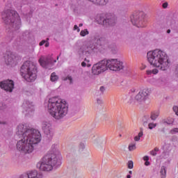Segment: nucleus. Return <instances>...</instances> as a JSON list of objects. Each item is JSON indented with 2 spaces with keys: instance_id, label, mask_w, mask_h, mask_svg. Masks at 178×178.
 Returning <instances> with one entry per match:
<instances>
[{
  "instance_id": "nucleus-1",
  "label": "nucleus",
  "mask_w": 178,
  "mask_h": 178,
  "mask_svg": "<svg viewBox=\"0 0 178 178\" xmlns=\"http://www.w3.org/2000/svg\"><path fill=\"white\" fill-rule=\"evenodd\" d=\"M17 134L22 138L17 143V149L23 154H31L35 145L41 141V134L37 129H27L24 124H19L17 129Z\"/></svg>"
},
{
  "instance_id": "nucleus-29",
  "label": "nucleus",
  "mask_w": 178,
  "mask_h": 178,
  "mask_svg": "<svg viewBox=\"0 0 178 178\" xmlns=\"http://www.w3.org/2000/svg\"><path fill=\"white\" fill-rule=\"evenodd\" d=\"M134 167V164L133 163V161H129L128 162V168L129 169H133Z\"/></svg>"
},
{
  "instance_id": "nucleus-37",
  "label": "nucleus",
  "mask_w": 178,
  "mask_h": 178,
  "mask_svg": "<svg viewBox=\"0 0 178 178\" xmlns=\"http://www.w3.org/2000/svg\"><path fill=\"white\" fill-rule=\"evenodd\" d=\"M143 161H149V157L148 156H145L143 157Z\"/></svg>"
},
{
  "instance_id": "nucleus-40",
  "label": "nucleus",
  "mask_w": 178,
  "mask_h": 178,
  "mask_svg": "<svg viewBox=\"0 0 178 178\" xmlns=\"http://www.w3.org/2000/svg\"><path fill=\"white\" fill-rule=\"evenodd\" d=\"M19 178H29V174L27 175H21Z\"/></svg>"
},
{
  "instance_id": "nucleus-27",
  "label": "nucleus",
  "mask_w": 178,
  "mask_h": 178,
  "mask_svg": "<svg viewBox=\"0 0 178 178\" xmlns=\"http://www.w3.org/2000/svg\"><path fill=\"white\" fill-rule=\"evenodd\" d=\"M159 151V148L155 147L153 150L150 152V154L152 155V156H156V152Z\"/></svg>"
},
{
  "instance_id": "nucleus-17",
  "label": "nucleus",
  "mask_w": 178,
  "mask_h": 178,
  "mask_svg": "<svg viewBox=\"0 0 178 178\" xmlns=\"http://www.w3.org/2000/svg\"><path fill=\"white\" fill-rule=\"evenodd\" d=\"M28 178H42L37 171H31L28 173Z\"/></svg>"
},
{
  "instance_id": "nucleus-41",
  "label": "nucleus",
  "mask_w": 178,
  "mask_h": 178,
  "mask_svg": "<svg viewBox=\"0 0 178 178\" xmlns=\"http://www.w3.org/2000/svg\"><path fill=\"white\" fill-rule=\"evenodd\" d=\"M100 91H101L102 92H104V91H105V88H104V86H101V87H100Z\"/></svg>"
},
{
  "instance_id": "nucleus-51",
  "label": "nucleus",
  "mask_w": 178,
  "mask_h": 178,
  "mask_svg": "<svg viewBox=\"0 0 178 178\" xmlns=\"http://www.w3.org/2000/svg\"><path fill=\"white\" fill-rule=\"evenodd\" d=\"M28 112H30V108H28Z\"/></svg>"
},
{
  "instance_id": "nucleus-38",
  "label": "nucleus",
  "mask_w": 178,
  "mask_h": 178,
  "mask_svg": "<svg viewBox=\"0 0 178 178\" xmlns=\"http://www.w3.org/2000/svg\"><path fill=\"white\" fill-rule=\"evenodd\" d=\"M147 67L146 65L142 64L140 67V70H144Z\"/></svg>"
},
{
  "instance_id": "nucleus-22",
  "label": "nucleus",
  "mask_w": 178,
  "mask_h": 178,
  "mask_svg": "<svg viewBox=\"0 0 178 178\" xmlns=\"http://www.w3.org/2000/svg\"><path fill=\"white\" fill-rule=\"evenodd\" d=\"M160 175L161 178L166 177V168L165 166H162L160 170Z\"/></svg>"
},
{
  "instance_id": "nucleus-16",
  "label": "nucleus",
  "mask_w": 178,
  "mask_h": 178,
  "mask_svg": "<svg viewBox=\"0 0 178 178\" xmlns=\"http://www.w3.org/2000/svg\"><path fill=\"white\" fill-rule=\"evenodd\" d=\"M90 2L95 3V5H99L101 6L108 3V0H88Z\"/></svg>"
},
{
  "instance_id": "nucleus-8",
  "label": "nucleus",
  "mask_w": 178,
  "mask_h": 178,
  "mask_svg": "<svg viewBox=\"0 0 178 178\" xmlns=\"http://www.w3.org/2000/svg\"><path fill=\"white\" fill-rule=\"evenodd\" d=\"M106 67L113 72H119L122 70L124 66H123V62L119 59H109L106 61Z\"/></svg>"
},
{
  "instance_id": "nucleus-42",
  "label": "nucleus",
  "mask_w": 178,
  "mask_h": 178,
  "mask_svg": "<svg viewBox=\"0 0 178 178\" xmlns=\"http://www.w3.org/2000/svg\"><path fill=\"white\" fill-rule=\"evenodd\" d=\"M97 102V104H102V100L101 99H98Z\"/></svg>"
},
{
  "instance_id": "nucleus-10",
  "label": "nucleus",
  "mask_w": 178,
  "mask_h": 178,
  "mask_svg": "<svg viewBox=\"0 0 178 178\" xmlns=\"http://www.w3.org/2000/svg\"><path fill=\"white\" fill-rule=\"evenodd\" d=\"M4 58L7 65H16L17 60L20 59V57L13 52L8 51L6 55L4 56Z\"/></svg>"
},
{
  "instance_id": "nucleus-2",
  "label": "nucleus",
  "mask_w": 178,
  "mask_h": 178,
  "mask_svg": "<svg viewBox=\"0 0 178 178\" xmlns=\"http://www.w3.org/2000/svg\"><path fill=\"white\" fill-rule=\"evenodd\" d=\"M67 103L59 97H51L49 99L48 112L52 118L59 120L67 115Z\"/></svg>"
},
{
  "instance_id": "nucleus-13",
  "label": "nucleus",
  "mask_w": 178,
  "mask_h": 178,
  "mask_svg": "<svg viewBox=\"0 0 178 178\" xmlns=\"http://www.w3.org/2000/svg\"><path fill=\"white\" fill-rule=\"evenodd\" d=\"M42 130L47 136H54V129H52V125L49 122H44L42 124Z\"/></svg>"
},
{
  "instance_id": "nucleus-14",
  "label": "nucleus",
  "mask_w": 178,
  "mask_h": 178,
  "mask_svg": "<svg viewBox=\"0 0 178 178\" xmlns=\"http://www.w3.org/2000/svg\"><path fill=\"white\" fill-rule=\"evenodd\" d=\"M49 62H51V60L48 58H44L43 56H42L40 59H39V63L40 65L42 67H44V69H47L48 67V65H49Z\"/></svg>"
},
{
  "instance_id": "nucleus-32",
  "label": "nucleus",
  "mask_w": 178,
  "mask_h": 178,
  "mask_svg": "<svg viewBox=\"0 0 178 178\" xmlns=\"http://www.w3.org/2000/svg\"><path fill=\"white\" fill-rule=\"evenodd\" d=\"M171 134H175V133H178V128H175L170 131Z\"/></svg>"
},
{
  "instance_id": "nucleus-12",
  "label": "nucleus",
  "mask_w": 178,
  "mask_h": 178,
  "mask_svg": "<svg viewBox=\"0 0 178 178\" xmlns=\"http://www.w3.org/2000/svg\"><path fill=\"white\" fill-rule=\"evenodd\" d=\"M0 87L5 91L12 92V91H13V88H15V83L12 80H6L0 83Z\"/></svg>"
},
{
  "instance_id": "nucleus-4",
  "label": "nucleus",
  "mask_w": 178,
  "mask_h": 178,
  "mask_svg": "<svg viewBox=\"0 0 178 178\" xmlns=\"http://www.w3.org/2000/svg\"><path fill=\"white\" fill-rule=\"evenodd\" d=\"M60 159H62V156L59 154H48L37 163V168L42 172H51L54 169V166L60 164Z\"/></svg>"
},
{
  "instance_id": "nucleus-45",
  "label": "nucleus",
  "mask_w": 178,
  "mask_h": 178,
  "mask_svg": "<svg viewBox=\"0 0 178 178\" xmlns=\"http://www.w3.org/2000/svg\"><path fill=\"white\" fill-rule=\"evenodd\" d=\"M80 147H81V148H84V144L81 143V144H80Z\"/></svg>"
},
{
  "instance_id": "nucleus-24",
  "label": "nucleus",
  "mask_w": 178,
  "mask_h": 178,
  "mask_svg": "<svg viewBox=\"0 0 178 178\" xmlns=\"http://www.w3.org/2000/svg\"><path fill=\"white\" fill-rule=\"evenodd\" d=\"M140 94V92H139L138 94L135 97V99L138 101V102H143V101H145Z\"/></svg>"
},
{
  "instance_id": "nucleus-30",
  "label": "nucleus",
  "mask_w": 178,
  "mask_h": 178,
  "mask_svg": "<svg viewBox=\"0 0 178 178\" xmlns=\"http://www.w3.org/2000/svg\"><path fill=\"white\" fill-rule=\"evenodd\" d=\"M84 62H86L87 63V67H91V64H90V60L87 59V58H85L84 59Z\"/></svg>"
},
{
  "instance_id": "nucleus-7",
  "label": "nucleus",
  "mask_w": 178,
  "mask_h": 178,
  "mask_svg": "<svg viewBox=\"0 0 178 178\" xmlns=\"http://www.w3.org/2000/svg\"><path fill=\"white\" fill-rule=\"evenodd\" d=\"M131 22L136 27H145V13L141 10H136L131 15Z\"/></svg>"
},
{
  "instance_id": "nucleus-36",
  "label": "nucleus",
  "mask_w": 178,
  "mask_h": 178,
  "mask_svg": "<svg viewBox=\"0 0 178 178\" xmlns=\"http://www.w3.org/2000/svg\"><path fill=\"white\" fill-rule=\"evenodd\" d=\"M47 42V41L45 40H42L40 43H39V45L40 47H42V45H44V44H45Z\"/></svg>"
},
{
  "instance_id": "nucleus-53",
  "label": "nucleus",
  "mask_w": 178,
  "mask_h": 178,
  "mask_svg": "<svg viewBox=\"0 0 178 178\" xmlns=\"http://www.w3.org/2000/svg\"><path fill=\"white\" fill-rule=\"evenodd\" d=\"M54 63H56V60H54Z\"/></svg>"
},
{
  "instance_id": "nucleus-19",
  "label": "nucleus",
  "mask_w": 178,
  "mask_h": 178,
  "mask_svg": "<svg viewBox=\"0 0 178 178\" xmlns=\"http://www.w3.org/2000/svg\"><path fill=\"white\" fill-rule=\"evenodd\" d=\"M143 136H144V132L143 131V129H141L138 133V134L134 138V141H136V142L140 141Z\"/></svg>"
},
{
  "instance_id": "nucleus-34",
  "label": "nucleus",
  "mask_w": 178,
  "mask_h": 178,
  "mask_svg": "<svg viewBox=\"0 0 178 178\" xmlns=\"http://www.w3.org/2000/svg\"><path fill=\"white\" fill-rule=\"evenodd\" d=\"M168 2H165L163 3L162 6L163 8V9H166V8H168Z\"/></svg>"
},
{
  "instance_id": "nucleus-35",
  "label": "nucleus",
  "mask_w": 178,
  "mask_h": 178,
  "mask_svg": "<svg viewBox=\"0 0 178 178\" xmlns=\"http://www.w3.org/2000/svg\"><path fill=\"white\" fill-rule=\"evenodd\" d=\"M74 30H76L78 33H80V28L77 25H74Z\"/></svg>"
},
{
  "instance_id": "nucleus-49",
  "label": "nucleus",
  "mask_w": 178,
  "mask_h": 178,
  "mask_svg": "<svg viewBox=\"0 0 178 178\" xmlns=\"http://www.w3.org/2000/svg\"><path fill=\"white\" fill-rule=\"evenodd\" d=\"M83 24H79V27H82Z\"/></svg>"
},
{
  "instance_id": "nucleus-33",
  "label": "nucleus",
  "mask_w": 178,
  "mask_h": 178,
  "mask_svg": "<svg viewBox=\"0 0 178 178\" xmlns=\"http://www.w3.org/2000/svg\"><path fill=\"white\" fill-rule=\"evenodd\" d=\"M64 80H65V81L69 80L71 83H72V76H67L66 78L64 79Z\"/></svg>"
},
{
  "instance_id": "nucleus-48",
  "label": "nucleus",
  "mask_w": 178,
  "mask_h": 178,
  "mask_svg": "<svg viewBox=\"0 0 178 178\" xmlns=\"http://www.w3.org/2000/svg\"><path fill=\"white\" fill-rule=\"evenodd\" d=\"M99 41H104V38H101L99 39Z\"/></svg>"
},
{
  "instance_id": "nucleus-6",
  "label": "nucleus",
  "mask_w": 178,
  "mask_h": 178,
  "mask_svg": "<svg viewBox=\"0 0 178 178\" xmlns=\"http://www.w3.org/2000/svg\"><path fill=\"white\" fill-rule=\"evenodd\" d=\"M20 72L24 79L29 83L37 79V67L31 62H25L21 67Z\"/></svg>"
},
{
  "instance_id": "nucleus-15",
  "label": "nucleus",
  "mask_w": 178,
  "mask_h": 178,
  "mask_svg": "<svg viewBox=\"0 0 178 178\" xmlns=\"http://www.w3.org/2000/svg\"><path fill=\"white\" fill-rule=\"evenodd\" d=\"M140 95L143 97V99L145 101L147 98H148V96L150 94V90L148 88H145L141 90H140Z\"/></svg>"
},
{
  "instance_id": "nucleus-9",
  "label": "nucleus",
  "mask_w": 178,
  "mask_h": 178,
  "mask_svg": "<svg viewBox=\"0 0 178 178\" xmlns=\"http://www.w3.org/2000/svg\"><path fill=\"white\" fill-rule=\"evenodd\" d=\"M108 68L106 67V60H102L101 62L95 64L92 67V73L95 76H98L104 72H106Z\"/></svg>"
},
{
  "instance_id": "nucleus-5",
  "label": "nucleus",
  "mask_w": 178,
  "mask_h": 178,
  "mask_svg": "<svg viewBox=\"0 0 178 178\" xmlns=\"http://www.w3.org/2000/svg\"><path fill=\"white\" fill-rule=\"evenodd\" d=\"M2 19L6 24H10L14 29L20 27V17L15 10H7L1 14Z\"/></svg>"
},
{
  "instance_id": "nucleus-23",
  "label": "nucleus",
  "mask_w": 178,
  "mask_h": 178,
  "mask_svg": "<svg viewBox=\"0 0 178 178\" xmlns=\"http://www.w3.org/2000/svg\"><path fill=\"white\" fill-rule=\"evenodd\" d=\"M131 96L128 95V96H124L123 97V102H124V104H130V102H131Z\"/></svg>"
},
{
  "instance_id": "nucleus-47",
  "label": "nucleus",
  "mask_w": 178,
  "mask_h": 178,
  "mask_svg": "<svg viewBox=\"0 0 178 178\" xmlns=\"http://www.w3.org/2000/svg\"><path fill=\"white\" fill-rule=\"evenodd\" d=\"M127 178H131V175H128L127 176Z\"/></svg>"
},
{
  "instance_id": "nucleus-26",
  "label": "nucleus",
  "mask_w": 178,
  "mask_h": 178,
  "mask_svg": "<svg viewBox=\"0 0 178 178\" xmlns=\"http://www.w3.org/2000/svg\"><path fill=\"white\" fill-rule=\"evenodd\" d=\"M88 31L87 29L82 30L80 32V35H81V37H86V35H88Z\"/></svg>"
},
{
  "instance_id": "nucleus-31",
  "label": "nucleus",
  "mask_w": 178,
  "mask_h": 178,
  "mask_svg": "<svg viewBox=\"0 0 178 178\" xmlns=\"http://www.w3.org/2000/svg\"><path fill=\"white\" fill-rule=\"evenodd\" d=\"M173 111H174V112H175V114L178 116V106H175L173 107Z\"/></svg>"
},
{
  "instance_id": "nucleus-28",
  "label": "nucleus",
  "mask_w": 178,
  "mask_h": 178,
  "mask_svg": "<svg viewBox=\"0 0 178 178\" xmlns=\"http://www.w3.org/2000/svg\"><path fill=\"white\" fill-rule=\"evenodd\" d=\"M148 127L150 130H152V129H155L156 127V124H155V123H149Z\"/></svg>"
},
{
  "instance_id": "nucleus-21",
  "label": "nucleus",
  "mask_w": 178,
  "mask_h": 178,
  "mask_svg": "<svg viewBox=\"0 0 178 178\" xmlns=\"http://www.w3.org/2000/svg\"><path fill=\"white\" fill-rule=\"evenodd\" d=\"M137 149V146H136V143H129V147H128V149L129 151H135V149Z\"/></svg>"
},
{
  "instance_id": "nucleus-18",
  "label": "nucleus",
  "mask_w": 178,
  "mask_h": 178,
  "mask_svg": "<svg viewBox=\"0 0 178 178\" xmlns=\"http://www.w3.org/2000/svg\"><path fill=\"white\" fill-rule=\"evenodd\" d=\"M159 111H153L151 113V119L152 120H156V118L159 116Z\"/></svg>"
},
{
  "instance_id": "nucleus-20",
  "label": "nucleus",
  "mask_w": 178,
  "mask_h": 178,
  "mask_svg": "<svg viewBox=\"0 0 178 178\" xmlns=\"http://www.w3.org/2000/svg\"><path fill=\"white\" fill-rule=\"evenodd\" d=\"M159 73V70L156 68L146 71V74H148V75H149V74H158Z\"/></svg>"
},
{
  "instance_id": "nucleus-52",
  "label": "nucleus",
  "mask_w": 178,
  "mask_h": 178,
  "mask_svg": "<svg viewBox=\"0 0 178 178\" xmlns=\"http://www.w3.org/2000/svg\"><path fill=\"white\" fill-rule=\"evenodd\" d=\"M57 59H59V56H57Z\"/></svg>"
},
{
  "instance_id": "nucleus-39",
  "label": "nucleus",
  "mask_w": 178,
  "mask_h": 178,
  "mask_svg": "<svg viewBox=\"0 0 178 178\" xmlns=\"http://www.w3.org/2000/svg\"><path fill=\"white\" fill-rule=\"evenodd\" d=\"M81 66L83 67H86V66H87V63H86V61H83V62L81 63Z\"/></svg>"
},
{
  "instance_id": "nucleus-3",
  "label": "nucleus",
  "mask_w": 178,
  "mask_h": 178,
  "mask_svg": "<svg viewBox=\"0 0 178 178\" xmlns=\"http://www.w3.org/2000/svg\"><path fill=\"white\" fill-rule=\"evenodd\" d=\"M147 60L154 67H159L160 70H168L169 69V58L168 54L161 49H155L147 52Z\"/></svg>"
},
{
  "instance_id": "nucleus-43",
  "label": "nucleus",
  "mask_w": 178,
  "mask_h": 178,
  "mask_svg": "<svg viewBox=\"0 0 178 178\" xmlns=\"http://www.w3.org/2000/svg\"><path fill=\"white\" fill-rule=\"evenodd\" d=\"M145 166H149V161H145Z\"/></svg>"
},
{
  "instance_id": "nucleus-11",
  "label": "nucleus",
  "mask_w": 178,
  "mask_h": 178,
  "mask_svg": "<svg viewBox=\"0 0 178 178\" xmlns=\"http://www.w3.org/2000/svg\"><path fill=\"white\" fill-rule=\"evenodd\" d=\"M100 23L103 26H115L116 24V16L111 15L108 16L106 19L104 18L102 16L100 17Z\"/></svg>"
},
{
  "instance_id": "nucleus-46",
  "label": "nucleus",
  "mask_w": 178,
  "mask_h": 178,
  "mask_svg": "<svg viewBox=\"0 0 178 178\" xmlns=\"http://www.w3.org/2000/svg\"><path fill=\"white\" fill-rule=\"evenodd\" d=\"M167 33H168V34H170V29H168V30L167 31Z\"/></svg>"
},
{
  "instance_id": "nucleus-25",
  "label": "nucleus",
  "mask_w": 178,
  "mask_h": 178,
  "mask_svg": "<svg viewBox=\"0 0 178 178\" xmlns=\"http://www.w3.org/2000/svg\"><path fill=\"white\" fill-rule=\"evenodd\" d=\"M58 79H59V77L58 76V75H56V73L53 72L51 74V81H56V80H58Z\"/></svg>"
},
{
  "instance_id": "nucleus-50",
  "label": "nucleus",
  "mask_w": 178,
  "mask_h": 178,
  "mask_svg": "<svg viewBox=\"0 0 178 178\" xmlns=\"http://www.w3.org/2000/svg\"><path fill=\"white\" fill-rule=\"evenodd\" d=\"M131 173H133V172H131V171H129V174H130V175H131Z\"/></svg>"
},
{
  "instance_id": "nucleus-44",
  "label": "nucleus",
  "mask_w": 178,
  "mask_h": 178,
  "mask_svg": "<svg viewBox=\"0 0 178 178\" xmlns=\"http://www.w3.org/2000/svg\"><path fill=\"white\" fill-rule=\"evenodd\" d=\"M44 44V47H46V48L49 47V43L48 42H46Z\"/></svg>"
}]
</instances>
